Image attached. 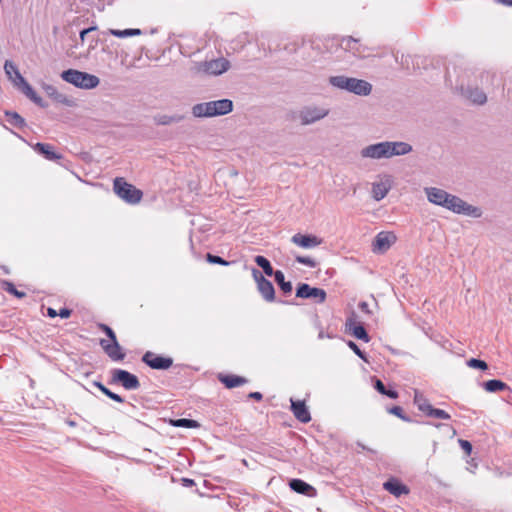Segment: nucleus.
<instances>
[{
	"label": "nucleus",
	"mask_w": 512,
	"mask_h": 512,
	"mask_svg": "<svg viewBox=\"0 0 512 512\" xmlns=\"http://www.w3.org/2000/svg\"><path fill=\"white\" fill-rule=\"evenodd\" d=\"M424 192L430 203L443 207L453 213L473 218H479L482 216V211L479 207L470 205L460 197L452 195L443 189L437 187H426L424 188Z\"/></svg>",
	"instance_id": "f257e3e1"
},
{
	"label": "nucleus",
	"mask_w": 512,
	"mask_h": 512,
	"mask_svg": "<svg viewBox=\"0 0 512 512\" xmlns=\"http://www.w3.org/2000/svg\"><path fill=\"white\" fill-rule=\"evenodd\" d=\"M329 84L337 89L346 90L359 96H367L372 91V85L366 80L347 77L344 75L331 76Z\"/></svg>",
	"instance_id": "f03ea898"
},
{
	"label": "nucleus",
	"mask_w": 512,
	"mask_h": 512,
	"mask_svg": "<svg viewBox=\"0 0 512 512\" xmlns=\"http://www.w3.org/2000/svg\"><path fill=\"white\" fill-rule=\"evenodd\" d=\"M233 110V102L230 99H220L198 103L192 107L195 117H215L230 113Z\"/></svg>",
	"instance_id": "7ed1b4c3"
},
{
	"label": "nucleus",
	"mask_w": 512,
	"mask_h": 512,
	"mask_svg": "<svg viewBox=\"0 0 512 512\" xmlns=\"http://www.w3.org/2000/svg\"><path fill=\"white\" fill-rule=\"evenodd\" d=\"M61 78L82 89H93L99 85V78L93 74L75 69H68L61 73Z\"/></svg>",
	"instance_id": "20e7f679"
},
{
	"label": "nucleus",
	"mask_w": 512,
	"mask_h": 512,
	"mask_svg": "<svg viewBox=\"0 0 512 512\" xmlns=\"http://www.w3.org/2000/svg\"><path fill=\"white\" fill-rule=\"evenodd\" d=\"M115 194L129 204H137L142 199L143 193L122 177H117L113 183Z\"/></svg>",
	"instance_id": "39448f33"
},
{
	"label": "nucleus",
	"mask_w": 512,
	"mask_h": 512,
	"mask_svg": "<svg viewBox=\"0 0 512 512\" xmlns=\"http://www.w3.org/2000/svg\"><path fill=\"white\" fill-rule=\"evenodd\" d=\"M109 384L121 385L126 390H137L140 387L138 377L121 368H114L110 371Z\"/></svg>",
	"instance_id": "423d86ee"
},
{
	"label": "nucleus",
	"mask_w": 512,
	"mask_h": 512,
	"mask_svg": "<svg viewBox=\"0 0 512 512\" xmlns=\"http://www.w3.org/2000/svg\"><path fill=\"white\" fill-rule=\"evenodd\" d=\"M252 276L257 283V288L263 299L267 302L275 301V289L270 280L264 277V275L256 268L252 269Z\"/></svg>",
	"instance_id": "0eeeda50"
},
{
	"label": "nucleus",
	"mask_w": 512,
	"mask_h": 512,
	"mask_svg": "<svg viewBox=\"0 0 512 512\" xmlns=\"http://www.w3.org/2000/svg\"><path fill=\"white\" fill-rule=\"evenodd\" d=\"M296 297L302 299H314L316 303H324L327 297L326 291L322 288L311 287L307 283H300L296 288Z\"/></svg>",
	"instance_id": "6e6552de"
},
{
	"label": "nucleus",
	"mask_w": 512,
	"mask_h": 512,
	"mask_svg": "<svg viewBox=\"0 0 512 512\" xmlns=\"http://www.w3.org/2000/svg\"><path fill=\"white\" fill-rule=\"evenodd\" d=\"M142 362L154 370H167L173 365V359L147 351L142 356Z\"/></svg>",
	"instance_id": "1a4fd4ad"
},
{
	"label": "nucleus",
	"mask_w": 512,
	"mask_h": 512,
	"mask_svg": "<svg viewBox=\"0 0 512 512\" xmlns=\"http://www.w3.org/2000/svg\"><path fill=\"white\" fill-rule=\"evenodd\" d=\"M230 67V62L223 58L212 59L210 61L202 62L199 70L208 75H221L226 72Z\"/></svg>",
	"instance_id": "9d476101"
},
{
	"label": "nucleus",
	"mask_w": 512,
	"mask_h": 512,
	"mask_svg": "<svg viewBox=\"0 0 512 512\" xmlns=\"http://www.w3.org/2000/svg\"><path fill=\"white\" fill-rule=\"evenodd\" d=\"M346 327L356 339L366 343L370 341L368 332L366 331L363 324L358 321V317L355 312H352L347 318Z\"/></svg>",
	"instance_id": "9b49d317"
},
{
	"label": "nucleus",
	"mask_w": 512,
	"mask_h": 512,
	"mask_svg": "<svg viewBox=\"0 0 512 512\" xmlns=\"http://www.w3.org/2000/svg\"><path fill=\"white\" fill-rule=\"evenodd\" d=\"M327 115V109L318 107H305L300 111L299 117L302 125H309L323 119Z\"/></svg>",
	"instance_id": "f8f14e48"
},
{
	"label": "nucleus",
	"mask_w": 512,
	"mask_h": 512,
	"mask_svg": "<svg viewBox=\"0 0 512 512\" xmlns=\"http://www.w3.org/2000/svg\"><path fill=\"white\" fill-rule=\"evenodd\" d=\"M396 241V236L392 232H379L373 241L372 250L375 253H384L386 252L392 244Z\"/></svg>",
	"instance_id": "ddd939ff"
},
{
	"label": "nucleus",
	"mask_w": 512,
	"mask_h": 512,
	"mask_svg": "<svg viewBox=\"0 0 512 512\" xmlns=\"http://www.w3.org/2000/svg\"><path fill=\"white\" fill-rule=\"evenodd\" d=\"M363 158L382 159L388 158V145L387 141L375 143L364 147L361 150Z\"/></svg>",
	"instance_id": "4468645a"
},
{
	"label": "nucleus",
	"mask_w": 512,
	"mask_h": 512,
	"mask_svg": "<svg viewBox=\"0 0 512 512\" xmlns=\"http://www.w3.org/2000/svg\"><path fill=\"white\" fill-rule=\"evenodd\" d=\"M291 242L301 248L311 249L322 244L323 239L313 234L296 233L292 236Z\"/></svg>",
	"instance_id": "2eb2a0df"
},
{
	"label": "nucleus",
	"mask_w": 512,
	"mask_h": 512,
	"mask_svg": "<svg viewBox=\"0 0 512 512\" xmlns=\"http://www.w3.org/2000/svg\"><path fill=\"white\" fill-rule=\"evenodd\" d=\"M289 488L298 494L313 498L317 496V490L315 487L307 483L306 481L299 479V478H293L288 483Z\"/></svg>",
	"instance_id": "dca6fc26"
},
{
	"label": "nucleus",
	"mask_w": 512,
	"mask_h": 512,
	"mask_svg": "<svg viewBox=\"0 0 512 512\" xmlns=\"http://www.w3.org/2000/svg\"><path fill=\"white\" fill-rule=\"evenodd\" d=\"M290 403L291 411L298 421H300L301 423H308L311 421L310 412L304 401L294 400L293 398H291Z\"/></svg>",
	"instance_id": "f3484780"
},
{
	"label": "nucleus",
	"mask_w": 512,
	"mask_h": 512,
	"mask_svg": "<svg viewBox=\"0 0 512 512\" xmlns=\"http://www.w3.org/2000/svg\"><path fill=\"white\" fill-rule=\"evenodd\" d=\"M4 71L8 80L12 82L14 87L19 86L22 82L26 80L20 73L17 65L11 60L5 61Z\"/></svg>",
	"instance_id": "a211bd4d"
},
{
	"label": "nucleus",
	"mask_w": 512,
	"mask_h": 512,
	"mask_svg": "<svg viewBox=\"0 0 512 512\" xmlns=\"http://www.w3.org/2000/svg\"><path fill=\"white\" fill-rule=\"evenodd\" d=\"M387 145L388 158L406 155L413 150L412 146L409 143L402 141H387Z\"/></svg>",
	"instance_id": "6ab92c4d"
},
{
	"label": "nucleus",
	"mask_w": 512,
	"mask_h": 512,
	"mask_svg": "<svg viewBox=\"0 0 512 512\" xmlns=\"http://www.w3.org/2000/svg\"><path fill=\"white\" fill-rule=\"evenodd\" d=\"M99 344L103 348L105 353L108 355V357L110 359H112L113 361H117L118 362V361L124 360L126 354L122 351V348H121V346L119 344H118V347H116V348L111 347V346L115 345V342H111L110 341V343H109L105 339H101Z\"/></svg>",
	"instance_id": "aec40b11"
},
{
	"label": "nucleus",
	"mask_w": 512,
	"mask_h": 512,
	"mask_svg": "<svg viewBox=\"0 0 512 512\" xmlns=\"http://www.w3.org/2000/svg\"><path fill=\"white\" fill-rule=\"evenodd\" d=\"M383 488L396 497L409 493V488L396 478H390L384 482Z\"/></svg>",
	"instance_id": "412c9836"
},
{
	"label": "nucleus",
	"mask_w": 512,
	"mask_h": 512,
	"mask_svg": "<svg viewBox=\"0 0 512 512\" xmlns=\"http://www.w3.org/2000/svg\"><path fill=\"white\" fill-rule=\"evenodd\" d=\"M218 380L228 389L242 386L248 382L245 377L234 374H219Z\"/></svg>",
	"instance_id": "4be33fe9"
},
{
	"label": "nucleus",
	"mask_w": 512,
	"mask_h": 512,
	"mask_svg": "<svg viewBox=\"0 0 512 512\" xmlns=\"http://www.w3.org/2000/svg\"><path fill=\"white\" fill-rule=\"evenodd\" d=\"M33 148L37 153L41 154L45 159L49 161H56L62 158L61 154L54 151V148L51 144L38 142L34 145Z\"/></svg>",
	"instance_id": "5701e85b"
},
{
	"label": "nucleus",
	"mask_w": 512,
	"mask_h": 512,
	"mask_svg": "<svg viewBox=\"0 0 512 512\" xmlns=\"http://www.w3.org/2000/svg\"><path fill=\"white\" fill-rule=\"evenodd\" d=\"M340 46L343 49L350 51L356 56H362L364 53V49L362 48V45L360 44L359 40L351 36L342 38Z\"/></svg>",
	"instance_id": "b1692460"
},
{
	"label": "nucleus",
	"mask_w": 512,
	"mask_h": 512,
	"mask_svg": "<svg viewBox=\"0 0 512 512\" xmlns=\"http://www.w3.org/2000/svg\"><path fill=\"white\" fill-rule=\"evenodd\" d=\"M464 95L474 104L482 105L487 101L486 94L479 88L468 87L465 90Z\"/></svg>",
	"instance_id": "393cba45"
},
{
	"label": "nucleus",
	"mask_w": 512,
	"mask_h": 512,
	"mask_svg": "<svg viewBox=\"0 0 512 512\" xmlns=\"http://www.w3.org/2000/svg\"><path fill=\"white\" fill-rule=\"evenodd\" d=\"M481 385L489 393L510 390L509 386L499 379H491L483 382Z\"/></svg>",
	"instance_id": "a878e982"
},
{
	"label": "nucleus",
	"mask_w": 512,
	"mask_h": 512,
	"mask_svg": "<svg viewBox=\"0 0 512 512\" xmlns=\"http://www.w3.org/2000/svg\"><path fill=\"white\" fill-rule=\"evenodd\" d=\"M6 121L13 127L22 129L26 126L25 119L15 111L6 110L5 113Z\"/></svg>",
	"instance_id": "bb28decb"
},
{
	"label": "nucleus",
	"mask_w": 512,
	"mask_h": 512,
	"mask_svg": "<svg viewBox=\"0 0 512 512\" xmlns=\"http://www.w3.org/2000/svg\"><path fill=\"white\" fill-rule=\"evenodd\" d=\"M414 404L417 406L418 410L421 411L423 414H427L429 409L432 407L429 400L418 390L414 391V398H413Z\"/></svg>",
	"instance_id": "cd10ccee"
},
{
	"label": "nucleus",
	"mask_w": 512,
	"mask_h": 512,
	"mask_svg": "<svg viewBox=\"0 0 512 512\" xmlns=\"http://www.w3.org/2000/svg\"><path fill=\"white\" fill-rule=\"evenodd\" d=\"M45 93L51 98L53 99L55 102L57 103H61V104H68V99L67 97L62 94V93H59L57 88L51 84H45L44 87H43Z\"/></svg>",
	"instance_id": "c85d7f7f"
},
{
	"label": "nucleus",
	"mask_w": 512,
	"mask_h": 512,
	"mask_svg": "<svg viewBox=\"0 0 512 512\" xmlns=\"http://www.w3.org/2000/svg\"><path fill=\"white\" fill-rule=\"evenodd\" d=\"M374 388L378 393L385 395L390 399L398 398V392L393 388H386L384 383L378 378H375L374 380Z\"/></svg>",
	"instance_id": "c756f323"
},
{
	"label": "nucleus",
	"mask_w": 512,
	"mask_h": 512,
	"mask_svg": "<svg viewBox=\"0 0 512 512\" xmlns=\"http://www.w3.org/2000/svg\"><path fill=\"white\" fill-rule=\"evenodd\" d=\"M273 276L275 282L278 284L283 293L289 294L292 292V283L290 281H285L284 273L281 270H276Z\"/></svg>",
	"instance_id": "7c9ffc66"
},
{
	"label": "nucleus",
	"mask_w": 512,
	"mask_h": 512,
	"mask_svg": "<svg viewBox=\"0 0 512 512\" xmlns=\"http://www.w3.org/2000/svg\"><path fill=\"white\" fill-rule=\"evenodd\" d=\"M109 33L117 38H126L132 36H139L142 34V30L139 28H128L124 30L110 29Z\"/></svg>",
	"instance_id": "2f4dec72"
},
{
	"label": "nucleus",
	"mask_w": 512,
	"mask_h": 512,
	"mask_svg": "<svg viewBox=\"0 0 512 512\" xmlns=\"http://www.w3.org/2000/svg\"><path fill=\"white\" fill-rule=\"evenodd\" d=\"M255 263L260 267L262 268L263 270V273L268 276V277H271L274 275L275 271L273 270V267L270 263V261L262 256V255H257L254 259Z\"/></svg>",
	"instance_id": "473e14b6"
},
{
	"label": "nucleus",
	"mask_w": 512,
	"mask_h": 512,
	"mask_svg": "<svg viewBox=\"0 0 512 512\" xmlns=\"http://www.w3.org/2000/svg\"><path fill=\"white\" fill-rule=\"evenodd\" d=\"M183 119V116L180 115H156L154 117V121L157 125H169L171 123L180 122Z\"/></svg>",
	"instance_id": "72a5a7b5"
},
{
	"label": "nucleus",
	"mask_w": 512,
	"mask_h": 512,
	"mask_svg": "<svg viewBox=\"0 0 512 512\" xmlns=\"http://www.w3.org/2000/svg\"><path fill=\"white\" fill-rule=\"evenodd\" d=\"M1 288L18 299H22L26 296L25 292L17 290L15 285L8 280L1 281Z\"/></svg>",
	"instance_id": "f704fd0d"
},
{
	"label": "nucleus",
	"mask_w": 512,
	"mask_h": 512,
	"mask_svg": "<svg viewBox=\"0 0 512 512\" xmlns=\"http://www.w3.org/2000/svg\"><path fill=\"white\" fill-rule=\"evenodd\" d=\"M170 424L174 427L181 428H198L200 424L193 419L179 418L170 420Z\"/></svg>",
	"instance_id": "c9c22d12"
},
{
	"label": "nucleus",
	"mask_w": 512,
	"mask_h": 512,
	"mask_svg": "<svg viewBox=\"0 0 512 512\" xmlns=\"http://www.w3.org/2000/svg\"><path fill=\"white\" fill-rule=\"evenodd\" d=\"M389 189L383 183H375L372 187L373 197L375 200L380 201L386 197Z\"/></svg>",
	"instance_id": "e433bc0d"
},
{
	"label": "nucleus",
	"mask_w": 512,
	"mask_h": 512,
	"mask_svg": "<svg viewBox=\"0 0 512 512\" xmlns=\"http://www.w3.org/2000/svg\"><path fill=\"white\" fill-rule=\"evenodd\" d=\"M16 88L19 89L31 101H33L38 96L33 87L26 80Z\"/></svg>",
	"instance_id": "4c0bfd02"
},
{
	"label": "nucleus",
	"mask_w": 512,
	"mask_h": 512,
	"mask_svg": "<svg viewBox=\"0 0 512 512\" xmlns=\"http://www.w3.org/2000/svg\"><path fill=\"white\" fill-rule=\"evenodd\" d=\"M16 88L19 89L31 101H33L38 96L33 87L26 80Z\"/></svg>",
	"instance_id": "58836bf2"
},
{
	"label": "nucleus",
	"mask_w": 512,
	"mask_h": 512,
	"mask_svg": "<svg viewBox=\"0 0 512 512\" xmlns=\"http://www.w3.org/2000/svg\"><path fill=\"white\" fill-rule=\"evenodd\" d=\"M388 413L400 418L404 422L411 423L413 419L404 413V410L400 406H392L387 409Z\"/></svg>",
	"instance_id": "ea45409f"
},
{
	"label": "nucleus",
	"mask_w": 512,
	"mask_h": 512,
	"mask_svg": "<svg viewBox=\"0 0 512 512\" xmlns=\"http://www.w3.org/2000/svg\"><path fill=\"white\" fill-rule=\"evenodd\" d=\"M426 416L442 420H449L451 418L450 414L447 413L445 410L434 408L433 406L429 409Z\"/></svg>",
	"instance_id": "a19ab883"
},
{
	"label": "nucleus",
	"mask_w": 512,
	"mask_h": 512,
	"mask_svg": "<svg viewBox=\"0 0 512 512\" xmlns=\"http://www.w3.org/2000/svg\"><path fill=\"white\" fill-rule=\"evenodd\" d=\"M98 328L106 334L111 342H115V345L113 346L114 348L118 347L116 334L110 326L104 323H99Z\"/></svg>",
	"instance_id": "79ce46f5"
},
{
	"label": "nucleus",
	"mask_w": 512,
	"mask_h": 512,
	"mask_svg": "<svg viewBox=\"0 0 512 512\" xmlns=\"http://www.w3.org/2000/svg\"><path fill=\"white\" fill-rule=\"evenodd\" d=\"M347 346L364 362H369L368 357L364 351L352 340L347 341Z\"/></svg>",
	"instance_id": "37998d69"
},
{
	"label": "nucleus",
	"mask_w": 512,
	"mask_h": 512,
	"mask_svg": "<svg viewBox=\"0 0 512 512\" xmlns=\"http://www.w3.org/2000/svg\"><path fill=\"white\" fill-rule=\"evenodd\" d=\"M206 260L210 264H218V265H222V266H228L231 264V262L225 260L224 258H222L218 255L211 254V253L206 254Z\"/></svg>",
	"instance_id": "c03bdc74"
},
{
	"label": "nucleus",
	"mask_w": 512,
	"mask_h": 512,
	"mask_svg": "<svg viewBox=\"0 0 512 512\" xmlns=\"http://www.w3.org/2000/svg\"><path fill=\"white\" fill-rule=\"evenodd\" d=\"M467 365L470 368L479 369V370H483V371L488 369V364L484 360L477 359V358L469 359L467 361Z\"/></svg>",
	"instance_id": "a18cd8bd"
},
{
	"label": "nucleus",
	"mask_w": 512,
	"mask_h": 512,
	"mask_svg": "<svg viewBox=\"0 0 512 512\" xmlns=\"http://www.w3.org/2000/svg\"><path fill=\"white\" fill-rule=\"evenodd\" d=\"M295 261L299 264L306 265L310 268H315L318 265V263L313 258H311L309 256L298 255L295 257Z\"/></svg>",
	"instance_id": "49530a36"
},
{
	"label": "nucleus",
	"mask_w": 512,
	"mask_h": 512,
	"mask_svg": "<svg viewBox=\"0 0 512 512\" xmlns=\"http://www.w3.org/2000/svg\"><path fill=\"white\" fill-rule=\"evenodd\" d=\"M104 395H106L108 398H110L111 400L115 401V402H118V403H123L124 402V398L122 396H120L119 394L117 393H114L113 391H111L110 389H108L107 387H105L103 389V392H102Z\"/></svg>",
	"instance_id": "de8ad7c7"
},
{
	"label": "nucleus",
	"mask_w": 512,
	"mask_h": 512,
	"mask_svg": "<svg viewBox=\"0 0 512 512\" xmlns=\"http://www.w3.org/2000/svg\"><path fill=\"white\" fill-rule=\"evenodd\" d=\"M458 443L466 455H470L472 453L473 447H472V444L468 440L459 439Z\"/></svg>",
	"instance_id": "09e8293b"
},
{
	"label": "nucleus",
	"mask_w": 512,
	"mask_h": 512,
	"mask_svg": "<svg viewBox=\"0 0 512 512\" xmlns=\"http://www.w3.org/2000/svg\"><path fill=\"white\" fill-rule=\"evenodd\" d=\"M358 308L366 315H372V311L370 310L369 304L366 301H360L358 304Z\"/></svg>",
	"instance_id": "8fccbe9b"
},
{
	"label": "nucleus",
	"mask_w": 512,
	"mask_h": 512,
	"mask_svg": "<svg viewBox=\"0 0 512 512\" xmlns=\"http://www.w3.org/2000/svg\"><path fill=\"white\" fill-rule=\"evenodd\" d=\"M72 314V310L69 309V308H61L57 314V316L63 318V319H66V318H69Z\"/></svg>",
	"instance_id": "3c124183"
},
{
	"label": "nucleus",
	"mask_w": 512,
	"mask_h": 512,
	"mask_svg": "<svg viewBox=\"0 0 512 512\" xmlns=\"http://www.w3.org/2000/svg\"><path fill=\"white\" fill-rule=\"evenodd\" d=\"M96 29H97L96 26H91V27H88V28H85V29L81 30L80 31V35H79L81 41L83 42L85 37H86V35L89 34L92 31L96 30Z\"/></svg>",
	"instance_id": "603ef678"
},
{
	"label": "nucleus",
	"mask_w": 512,
	"mask_h": 512,
	"mask_svg": "<svg viewBox=\"0 0 512 512\" xmlns=\"http://www.w3.org/2000/svg\"><path fill=\"white\" fill-rule=\"evenodd\" d=\"M248 398L254 399L256 401H261L263 399V395L260 392H250L248 394Z\"/></svg>",
	"instance_id": "864d4df0"
},
{
	"label": "nucleus",
	"mask_w": 512,
	"mask_h": 512,
	"mask_svg": "<svg viewBox=\"0 0 512 512\" xmlns=\"http://www.w3.org/2000/svg\"><path fill=\"white\" fill-rule=\"evenodd\" d=\"M411 59H412V57H411V56H409V55H407V56L402 55V56H401V61H400V63H401V65H402L403 67H405V68H407V69H408V68H409V60H411Z\"/></svg>",
	"instance_id": "5fc2aeb1"
},
{
	"label": "nucleus",
	"mask_w": 512,
	"mask_h": 512,
	"mask_svg": "<svg viewBox=\"0 0 512 512\" xmlns=\"http://www.w3.org/2000/svg\"><path fill=\"white\" fill-rule=\"evenodd\" d=\"M33 102L41 108H46L48 104L38 95Z\"/></svg>",
	"instance_id": "6e6d98bb"
},
{
	"label": "nucleus",
	"mask_w": 512,
	"mask_h": 512,
	"mask_svg": "<svg viewBox=\"0 0 512 512\" xmlns=\"http://www.w3.org/2000/svg\"><path fill=\"white\" fill-rule=\"evenodd\" d=\"M182 482H183V485H184L185 487H191V486L195 485L194 480H193V479H190V478H183V479H182Z\"/></svg>",
	"instance_id": "4d7b16f0"
},
{
	"label": "nucleus",
	"mask_w": 512,
	"mask_h": 512,
	"mask_svg": "<svg viewBox=\"0 0 512 512\" xmlns=\"http://www.w3.org/2000/svg\"><path fill=\"white\" fill-rule=\"evenodd\" d=\"M325 337H326V338H329V339H332V338H334V335H333V334H331V333H324V331H323V330H321V331L319 332V334H318V338H319V339H323V338H325Z\"/></svg>",
	"instance_id": "13d9d810"
},
{
	"label": "nucleus",
	"mask_w": 512,
	"mask_h": 512,
	"mask_svg": "<svg viewBox=\"0 0 512 512\" xmlns=\"http://www.w3.org/2000/svg\"><path fill=\"white\" fill-rule=\"evenodd\" d=\"M57 314H58V312H57L55 309H53V308H51V307H49V308L47 309V316H48V317H50V318H55V317L57 316Z\"/></svg>",
	"instance_id": "bf43d9fd"
},
{
	"label": "nucleus",
	"mask_w": 512,
	"mask_h": 512,
	"mask_svg": "<svg viewBox=\"0 0 512 512\" xmlns=\"http://www.w3.org/2000/svg\"><path fill=\"white\" fill-rule=\"evenodd\" d=\"M92 384H93L94 387L98 388L101 392H103V389L106 387L100 381H93Z\"/></svg>",
	"instance_id": "052dcab7"
},
{
	"label": "nucleus",
	"mask_w": 512,
	"mask_h": 512,
	"mask_svg": "<svg viewBox=\"0 0 512 512\" xmlns=\"http://www.w3.org/2000/svg\"><path fill=\"white\" fill-rule=\"evenodd\" d=\"M312 47L313 48H320V40L313 41L312 42Z\"/></svg>",
	"instance_id": "680f3d73"
},
{
	"label": "nucleus",
	"mask_w": 512,
	"mask_h": 512,
	"mask_svg": "<svg viewBox=\"0 0 512 512\" xmlns=\"http://www.w3.org/2000/svg\"><path fill=\"white\" fill-rule=\"evenodd\" d=\"M357 445H358L359 447H361L363 450H367V451H370V452H374L373 450H371V449L367 448L366 446H364L363 444H361V443H359V442L357 443Z\"/></svg>",
	"instance_id": "e2e57ef3"
},
{
	"label": "nucleus",
	"mask_w": 512,
	"mask_h": 512,
	"mask_svg": "<svg viewBox=\"0 0 512 512\" xmlns=\"http://www.w3.org/2000/svg\"><path fill=\"white\" fill-rule=\"evenodd\" d=\"M503 3L512 6V0H502Z\"/></svg>",
	"instance_id": "0e129e2a"
},
{
	"label": "nucleus",
	"mask_w": 512,
	"mask_h": 512,
	"mask_svg": "<svg viewBox=\"0 0 512 512\" xmlns=\"http://www.w3.org/2000/svg\"><path fill=\"white\" fill-rule=\"evenodd\" d=\"M442 425H443V424H441V423H436V424H434V426H435L436 428H440Z\"/></svg>",
	"instance_id": "69168bd1"
}]
</instances>
